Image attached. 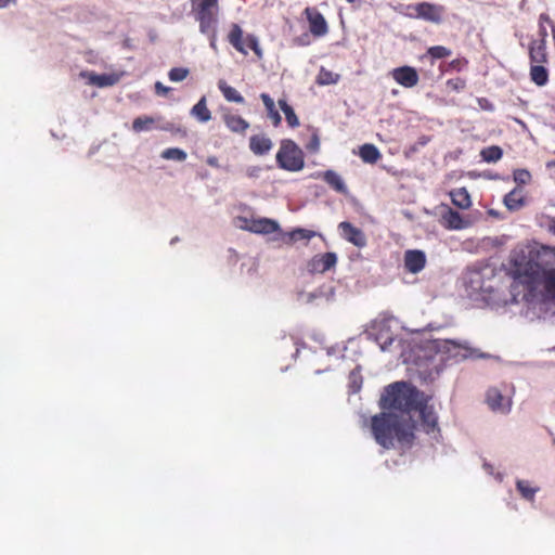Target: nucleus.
<instances>
[{
	"label": "nucleus",
	"instance_id": "nucleus-1",
	"mask_svg": "<svg viewBox=\"0 0 555 555\" xmlns=\"http://www.w3.org/2000/svg\"><path fill=\"white\" fill-rule=\"evenodd\" d=\"M511 279L514 301L555 302V247L521 244L514 247L503 263Z\"/></svg>",
	"mask_w": 555,
	"mask_h": 555
},
{
	"label": "nucleus",
	"instance_id": "nucleus-2",
	"mask_svg": "<svg viewBox=\"0 0 555 555\" xmlns=\"http://www.w3.org/2000/svg\"><path fill=\"white\" fill-rule=\"evenodd\" d=\"M420 391L404 382H397L385 388L380 406L392 412H382L372 416L371 431L376 442L391 449L397 442L401 448H411L415 440V422L410 413L420 405Z\"/></svg>",
	"mask_w": 555,
	"mask_h": 555
},
{
	"label": "nucleus",
	"instance_id": "nucleus-3",
	"mask_svg": "<svg viewBox=\"0 0 555 555\" xmlns=\"http://www.w3.org/2000/svg\"><path fill=\"white\" fill-rule=\"evenodd\" d=\"M435 347L438 352L444 356L446 360L460 362L467 359H488L490 354L472 347L467 341L451 339L436 340Z\"/></svg>",
	"mask_w": 555,
	"mask_h": 555
},
{
	"label": "nucleus",
	"instance_id": "nucleus-4",
	"mask_svg": "<svg viewBox=\"0 0 555 555\" xmlns=\"http://www.w3.org/2000/svg\"><path fill=\"white\" fill-rule=\"evenodd\" d=\"M276 164L286 171H299L305 166L304 152L293 140L284 139L276 153Z\"/></svg>",
	"mask_w": 555,
	"mask_h": 555
},
{
	"label": "nucleus",
	"instance_id": "nucleus-5",
	"mask_svg": "<svg viewBox=\"0 0 555 555\" xmlns=\"http://www.w3.org/2000/svg\"><path fill=\"white\" fill-rule=\"evenodd\" d=\"M227 40L238 53L243 55H247L248 49H250L259 60L263 56L258 38L253 34L244 35V30L236 23H232L230 25Z\"/></svg>",
	"mask_w": 555,
	"mask_h": 555
},
{
	"label": "nucleus",
	"instance_id": "nucleus-6",
	"mask_svg": "<svg viewBox=\"0 0 555 555\" xmlns=\"http://www.w3.org/2000/svg\"><path fill=\"white\" fill-rule=\"evenodd\" d=\"M195 20L198 22L199 31H210L216 28L219 21V5L192 9Z\"/></svg>",
	"mask_w": 555,
	"mask_h": 555
},
{
	"label": "nucleus",
	"instance_id": "nucleus-7",
	"mask_svg": "<svg viewBox=\"0 0 555 555\" xmlns=\"http://www.w3.org/2000/svg\"><path fill=\"white\" fill-rule=\"evenodd\" d=\"M415 17L439 24L442 21L444 14V7L430 2H420L413 7Z\"/></svg>",
	"mask_w": 555,
	"mask_h": 555
},
{
	"label": "nucleus",
	"instance_id": "nucleus-8",
	"mask_svg": "<svg viewBox=\"0 0 555 555\" xmlns=\"http://www.w3.org/2000/svg\"><path fill=\"white\" fill-rule=\"evenodd\" d=\"M307 21L309 22V30L311 35L317 38L323 37L328 33V25L325 17L317 8H306L304 11Z\"/></svg>",
	"mask_w": 555,
	"mask_h": 555
},
{
	"label": "nucleus",
	"instance_id": "nucleus-9",
	"mask_svg": "<svg viewBox=\"0 0 555 555\" xmlns=\"http://www.w3.org/2000/svg\"><path fill=\"white\" fill-rule=\"evenodd\" d=\"M337 263V256L335 253L328 251L313 256L307 263V269L310 273H324L334 268Z\"/></svg>",
	"mask_w": 555,
	"mask_h": 555
},
{
	"label": "nucleus",
	"instance_id": "nucleus-10",
	"mask_svg": "<svg viewBox=\"0 0 555 555\" xmlns=\"http://www.w3.org/2000/svg\"><path fill=\"white\" fill-rule=\"evenodd\" d=\"M244 225L243 229L257 233V234H271L280 231V225L275 220L269 218H258V219H243Z\"/></svg>",
	"mask_w": 555,
	"mask_h": 555
},
{
	"label": "nucleus",
	"instance_id": "nucleus-11",
	"mask_svg": "<svg viewBox=\"0 0 555 555\" xmlns=\"http://www.w3.org/2000/svg\"><path fill=\"white\" fill-rule=\"evenodd\" d=\"M390 75L397 83L404 88H413L420 80L417 70L408 65L393 68Z\"/></svg>",
	"mask_w": 555,
	"mask_h": 555
},
{
	"label": "nucleus",
	"instance_id": "nucleus-12",
	"mask_svg": "<svg viewBox=\"0 0 555 555\" xmlns=\"http://www.w3.org/2000/svg\"><path fill=\"white\" fill-rule=\"evenodd\" d=\"M338 229L344 240L351 243L352 245L362 248L366 246L367 240L364 232L354 227L348 221H343L338 224Z\"/></svg>",
	"mask_w": 555,
	"mask_h": 555
},
{
	"label": "nucleus",
	"instance_id": "nucleus-13",
	"mask_svg": "<svg viewBox=\"0 0 555 555\" xmlns=\"http://www.w3.org/2000/svg\"><path fill=\"white\" fill-rule=\"evenodd\" d=\"M404 268L408 272L420 273L427 263L426 254L421 249H408L403 256Z\"/></svg>",
	"mask_w": 555,
	"mask_h": 555
},
{
	"label": "nucleus",
	"instance_id": "nucleus-14",
	"mask_svg": "<svg viewBox=\"0 0 555 555\" xmlns=\"http://www.w3.org/2000/svg\"><path fill=\"white\" fill-rule=\"evenodd\" d=\"M440 224L447 230H463L469 227V221L462 215L448 207L440 217Z\"/></svg>",
	"mask_w": 555,
	"mask_h": 555
},
{
	"label": "nucleus",
	"instance_id": "nucleus-15",
	"mask_svg": "<svg viewBox=\"0 0 555 555\" xmlns=\"http://www.w3.org/2000/svg\"><path fill=\"white\" fill-rule=\"evenodd\" d=\"M221 118L227 128L233 133L245 134L249 128V122L230 108L223 111Z\"/></svg>",
	"mask_w": 555,
	"mask_h": 555
},
{
	"label": "nucleus",
	"instance_id": "nucleus-16",
	"mask_svg": "<svg viewBox=\"0 0 555 555\" xmlns=\"http://www.w3.org/2000/svg\"><path fill=\"white\" fill-rule=\"evenodd\" d=\"M272 147V140L264 134H254L249 138V150L257 156L268 154Z\"/></svg>",
	"mask_w": 555,
	"mask_h": 555
},
{
	"label": "nucleus",
	"instance_id": "nucleus-17",
	"mask_svg": "<svg viewBox=\"0 0 555 555\" xmlns=\"http://www.w3.org/2000/svg\"><path fill=\"white\" fill-rule=\"evenodd\" d=\"M416 411L420 412L422 427L427 434H431L438 429L437 416L431 408L420 402Z\"/></svg>",
	"mask_w": 555,
	"mask_h": 555
},
{
	"label": "nucleus",
	"instance_id": "nucleus-18",
	"mask_svg": "<svg viewBox=\"0 0 555 555\" xmlns=\"http://www.w3.org/2000/svg\"><path fill=\"white\" fill-rule=\"evenodd\" d=\"M503 203L509 211H517L521 209L526 205V198L522 189H513L504 196Z\"/></svg>",
	"mask_w": 555,
	"mask_h": 555
},
{
	"label": "nucleus",
	"instance_id": "nucleus-19",
	"mask_svg": "<svg viewBox=\"0 0 555 555\" xmlns=\"http://www.w3.org/2000/svg\"><path fill=\"white\" fill-rule=\"evenodd\" d=\"M487 403L493 411L506 412L509 410V402L505 400L496 388H491L487 391Z\"/></svg>",
	"mask_w": 555,
	"mask_h": 555
},
{
	"label": "nucleus",
	"instance_id": "nucleus-20",
	"mask_svg": "<svg viewBox=\"0 0 555 555\" xmlns=\"http://www.w3.org/2000/svg\"><path fill=\"white\" fill-rule=\"evenodd\" d=\"M260 99L264 105L268 118L274 127H279L282 122V117L275 107L274 100L268 93H261Z\"/></svg>",
	"mask_w": 555,
	"mask_h": 555
},
{
	"label": "nucleus",
	"instance_id": "nucleus-21",
	"mask_svg": "<svg viewBox=\"0 0 555 555\" xmlns=\"http://www.w3.org/2000/svg\"><path fill=\"white\" fill-rule=\"evenodd\" d=\"M317 233L312 230L297 228L291 232L283 233V241L287 245H293L297 241H309Z\"/></svg>",
	"mask_w": 555,
	"mask_h": 555
},
{
	"label": "nucleus",
	"instance_id": "nucleus-22",
	"mask_svg": "<svg viewBox=\"0 0 555 555\" xmlns=\"http://www.w3.org/2000/svg\"><path fill=\"white\" fill-rule=\"evenodd\" d=\"M321 177L333 190L340 194H347L348 189L341 177L336 171L326 170L321 175Z\"/></svg>",
	"mask_w": 555,
	"mask_h": 555
},
{
	"label": "nucleus",
	"instance_id": "nucleus-23",
	"mask_svg": "<svg viewBox=\"0 0 555 555\" xmlns=\"http://www.w3.org/2000/svg\"><path fill=\"white\" fill-rule=\"evenodd\" d=\"M452 204L461 209H468L472 206V199L465 188L454 189L450 192Z\"/></svg>",
	"mask_w": 555,
	"mask_h": 555
},
{
	"label": "nucleus",
	"instance_id": "nucleus-24",
	"mask_svg": "<svg viewBox=\"0 0 555 555\" xmlns=\"http://www.w3.org/2000/svg\"><path fill=\"white\" fill-rule=\"evenodd\" d=\"M359 155L364 163L375 164L382 158L379 150L371 143L360 146Z\"/></svg>",
	"mask_w": 555,
	"mask_h": 555
},
{
	"label": "nucleus",
	"instance_id": "nucleus-25",
	"mask_svg": "<svg viewBox=\"0 0 555 555\" xmlns=\"http://www.w3.org/2000/svg\"><path fill=\"white\" fill-rule=\"evenodd\" d=\"M218 88L228 102L244 103L243 95L235 88L228 85L225 80H219Z\"/></svg>",
	"mask_w": 555,
	"mask_h": 555
},
{
	"label": "nucleus",
	"instance_id": "nucleus-26",
	"mask_svg": "<svg viewBox=\"0 0 555 555\" xmlns=\"http://www.w3.org/2000/svg\"><path fill=\"white\" fill-rule=\"evenodd\" d=\"M191 114L201 122H207L211 119V112L207 107V101L205 96H202L199 101L192 107Z\"/></svg>",
	"mask_w": 555,
	"mask_h": 555
},
{
	"label": "nucleus",
	"instance_id": "nucleus-27",
	"mask_svg": "<svg viewBox=\"0 0 555 555\" xmlns=\"http://www.w3.org/2000/svg\"><path fill=\"white\" fill-rule=\"evenodd\" d=\"M516 489L522 499L530 502L534 501L535 494L540 490L539 487H533L528 480L522 479L516 481Z\"/></svg>",
	"mask_w": 555,
	"mask_h": 555
},
{
	"label": "nucleus",
	"instance_id": "nucleus-28",
	"mask_svg": "<svg viewBox=\"0 0 555 555\" xmlns=\"http://www.w3.org/2000/svg\"><path fill=\"white\" fill-rule=\"evenodd\" d=\"M530 78L537 86H545L548 81L547 69L542 64L531 65Z\"/></svg>",
	"mask_w": 555,
	"mask_h": 555
},
{
	"label": "nucleus",
	"instance_id": "nucleus-29",
	"mask_svg": "<svg viewBox=\"0 0 555 555\" xmlns=\"http://www.w3.org/2000/svg\"><path fill=\"white\" fill-rule=\"evenodd\" d=\"M278 103H279L280 108L282 109V112L285 115L287 125L291 128H297L300 125V122H299V119H298L294 108L286 102L285 99H280L278 101Z\"/></svg>",
	"mask_w": 555,
	"mask_h": 555
},
{
	"label": "nucleus",
	"instance_id": "nucleus-30",
	"mask_svg": "<svg viewBox=\"0 0 555 555\" xmlns=\"http://www.w3.org/2000/svg\"><path fill=\"white\" fill-rule=\"evenodd\" d=\"M529 56L533 65L543 64L546 62L545 47L542 43L533 42L529 49Z\"/></svg>",
	"mask_w": 555,
	"mask_h": 555
},
{
	"label": "nucleus",
	"instance_id": "nucleus-31",
	"mask_svg": "<svg viewBox=\"0 0 555 555\" xmlns=\"http://www.w3.org/2000/svg\"><path fill=\"white\" fill-rule=\"evenodd\" d=\"M480 156L486 163H496L503 156V150L498 145H491L480 151Z\"/></svg>",
	"mask_w": 555,
	"mask_h": 555
},
{
	"label": "nucleus",
	"instance_id": "nucleus-32",
	"mask_svg": "<svg viewBox=\"0 0 555 555\" xmlns=\"http://www.w3.org/2000/svg\"><path fill=\"white\" fill-rule=\"evenodd\" d=\"M90 82L94 86H98L100 88L113 86L117 82V78L114 75H107V74H101L96 75L93 74L90 76Z\"/></svg>",
	"mask_w": 555,
	"mask_h": 555
},
{
	"label": "nucleus",
	"instance_id": "nucleus-33",
	"mask_svg": "<svg viewBox=\"0 0 555 555\" xmlns=\"http://www.w3.org/2000/svg\"><path fill=\"white\" fill-rule=\"evenodd\" d=\"M154 118L150 116H140L134 118L132 122V129L134 132H142L150 130L152 125L154 124Z\"/></svg>",
	"mask_w": 555,
	"mask_h": 555
},
{
	"label": "nucleus",
	"instance_id": "nucleus-34",
	"mask_svg": "<svg viewBox=\"0 0 555 555\" xmlns=\"http://www.w3.org/2000/svg\"><path fill=\"white\" fill-rule=\"evenodd\" d=\"M164 159H172L177 162H184L188 157L186 153L179 147H169L162 152Z\"/></svg>",
	"mask_w": 555,
	"mask_h": 555
},
{
	"label": "nucleus",
	"instance_id": "nucleus-35",
	"mask_svg": "<svg viewBox=\"0 0 555 555\" xmlns=\"http://www.w3.org/2000/svg\"><path fill=\"white\" fill-rule=\"evenodd\" d=\"M452 54V51L443 46H434L427 49V55L433 60L446 59Z\"/></svg>",
	"mask_w": 555,
	"mask_h": 555
},
{
	"label": "nucleus",
	"instance_id": "nucleus-36",
	"mask_svg": "<svg viewBox=\"0 0 555 555\" xmlns=\"http://www.w3.org/2000/svg\"><path fill=\"white\" fill-rule=\"evenodd\" d=\"M338 74H334L327 69L321 68L317 81L319 85H334L338 81Z\"/></svg>",
	"mask_w": 555,
	"mask_h": 555
},
{
	"label": "nucleus",
	"instance_id": "nucleus-37",
	"mask_svg": "<svg viewBox=\"0 0 555 555\" xmlns=\"http://www.w3.org/2000/svg\"><path fill=\"white\" fill-rule=\"evenodd\" d=\"M362 375L360 373V367H356L352 370L349 374V386L352 390V392H358L362 387Z\"/></svg>",
	"mask_w": 555,
	"mask_h": 555
},
{
	"label": "nucleus",
	"instance_id": "nucleus-38",
	"mask_svg": "<svg viewBox=\"0 0 555 555\" xmlns=\"http://www.w3.org/2000/svg\"><path fill=\"white\" fill-rule=\"evenodd\" d=\"M190 74V70L185 67H173L169 70L168 77L173 82L184 80Z\"/></svg>",
	"mask_w": 555,
	"mask_h": 555
},
{
	"label": "nucleus",
	"instance_id": "nucleus-39",
	"mask_svg": "<svg viewBox=\"0 0 555 555\" xmlns=\"http://www.w3.org/2000/svg\"><path fill=\"white\" fill-rule=\"evenodd\" d=\"M513 178L518 185H526L531 180V173L527 169H516L513 172Z\"/></svg>",
	"mask_w": 555,
	"mask_h": 555
},
{
	"label": "nucleus",
	"instance_id": "nucleus-40",
	"mask_svg": "<svg viewBox=\"0 0 555 555\" xmlns=\"http://www.w3.org/2000/svg\"><path fill=\"white\" fill-rule=\"evenodd\" d=\"M447 88L451 91L461 92L466 88V80L461 77L447 80Z\"/></svg>",
	"mask_w": 555,
	"mask_h": 555
},
{
	"label": "nucleus",
	"instance_id": "nucleus-41",
	"mask_svg": "<svg viewBox=\"0 0 555 555\" xmlns=\"http://www.w3.org/2000/svg\"><path fill=\"white\" fill-rule=\"evenodd\" d=\"M218 0H191V7L194 8H207L218 7Z\"/></svg>",
	"mask_w": 555,
	"mask_h": 555
},
{
	"label": "nucleus",
	"instance_id": "nucleus-42",
	"mask_svg": "<svg viewBox=\"0 0 555 555\" xmlns=\"http://www.w3.org/2000/svg\"><path fill=\"white\" fill-rule=\"evenodd\" d=\"M468 64V61L465 59V57H461V59H454L452 60L450 63H449V68L453 69V70H456V72H460L462 70L464 67H466Z\"/></svg>",
	"mask_w": 555,
	"mask_h": 555
},
{
	"label": "nucleus",
	"instance_id": "nucleus-43",
	"mask_svg": "<svg viewBox=\"0 0 555 555\" xmlns=\"http://www.w3.org/2000/svg\"><path fill=\"white\" fill-rule=\"evenodd\" d=\"M206 35L209 39V47L214 50V52H218V46H217V27L211 28L210 31L203 33Z\"/></svg>",
	"mask_w": 555,
	"mask_h": 555
},
{
	"label": "nucleus",
	"instance_id": "nucleus-44",
	"mask_svg": "<svg viewBox=\"0 0 555 555\" xmlns=\"http://www.w3.org/2000/svg\"><path fill=\"white\" fill-rule=\"evenodd\" d=\"M295 44L304 47L310 44V36L309 34L305 33L299 37H296L294 39Z\"/></svg>",
	"mask_w": 555,
	"mask_h": 555
},
{
	"label": "nucleus",
	"instance_id": "nucleus-45",
	"mask_svg": "<svg viewBox=\"0 0 555 555\" xmlns=\"http://www.w3.org/2000/svg\"><path fill=\"white\" fill-rule=\"evenodd\" d=\"M155 90L157 94L167 95L171 88L164 86L160 81L155 82Z\"/></svg>",
	"mask_w": 555,
	"mask_h": 555
},
{
	"label": "nucleus",
	"instance_id": "nucleus-46",
	"mask_svg": "<svg viewBox=\"0 0 555 555\" xmlns=\"http://www.w3.org/2000/svg\"><path fill=\"white\" fill-rule=\"evenodd\" d=\"M320 142L317 135H314L311 142L308 144L307 149L312 152H317L319 150Z\"/></svg>",
	"mask_w": 555,
	"mask_h": 555
},
{
	"label": "nucleus",
	"instance_id": "nucleus-47",
	"mask_svg": "<svg viewBox=\"0 0 555 555\" xmlns=\"http://www.w3.org/2000/svg\"><path fill=\"white\" fill-rule=\"evenodd\" d=\"M207 165L210 167L218 168L219 167V160L216 156H209L206 160Z\"/></svg>",
	"mask_w": 555,
	"mask_h": 555
},
{
	"label": "nucleus",
	"instance_id": "nucleus-48",
	"mask_svg": "<svg viewBox=\"0 0 555 555\" xmlns=\"http://www.w3.org/2000/svg\"><path fill=\"white\" fill-rule=\"evenodd\" d=\"M430 141V138L427 135H422L417 140V144L421 146H425Z\"/></svg>",
	"mask_w": 555,
	"mask_h": 555
},
{
	"label": "nucleus",
	"instance_id": "nucleus-49",
	"mask_svg": "<svg viewBox=\"0 0 555 555\" xmlns=\"http://www.w3.org/2000/svg\"><path fill=\"white\" fill-rule=\"evenodd\" d=\"M548 230L555 234V217H552L548 222Z\"/></svg>",
	"mask_w": 555,
	"mask_h": 555
},
{
	"label": "nucleus",
	"instance_id": "nucleus-50",
	"mask_svg": "<svg viewBox=\"0 0 555 555\" xmlns=\"http://www.w3.org/2000/svg\"><path fill=\"white\" fill-rule=\"evenodd\" d=\"M10 3V0H0V8H5Z\"/></svg>",
	"mask_w": 555,
	"mask_h": 555
},
{
	"label": "nucleus",
	"instance_id": "nucleus-51",
	"mask_svg": "<svg viewBox=\"0 0 555 555\" xmlns=\"http://www.w3.org/2000/svg\"><path fill=\"white\" fill-rule=\"evenodd\" d=\"M552 31H553V36H554V39H555V27L552 28Z\"/></svg>",
	"mask_w": 555,
	"mask_h": 555
},
{
	"label": "nucleus",
	"instance_id": "nucleus-52",
	"mask_svg": "<svg viewBox=\"0 0 555 555\" xmlns=\"http://www.w3.org/2000/svg\"><path fill=\"white\" fill-rule=\"evenodd\" d=\"M347 2L353 3V2H356V0H347Z\"/></svg>",
	"mask_w": 555,
	"mask_h": 555
}]
</instances>
